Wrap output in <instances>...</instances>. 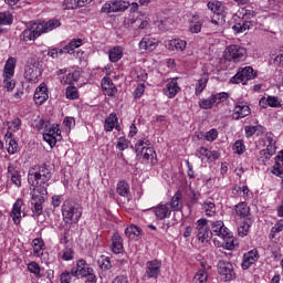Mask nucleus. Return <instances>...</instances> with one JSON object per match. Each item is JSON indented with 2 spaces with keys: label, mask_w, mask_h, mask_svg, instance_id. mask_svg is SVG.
Listing matches in <instances>:
<instances>
[{
  "label": "nucleus",
  "mask_w": 283,
  "mask_h": 283,
  "mask_svg": "<svg viewBox=\"0 0 283 283\" xmlns=\"http://www.w3.org/2000/svg\"><path fill=\"white\" fill-rule=\"evenodd\" d=\"M197 240L205 244V242L211 241L213 232L209 229V220L202 218L196 222Z\"/></svg>",
  "instance_id": "7"
},
{
  "label": "nucleus",
  "mask_w": 283,
  "mask_h": 283,
  "mask_svg": "<svg viewBox=\"0 0 283 283\" xmlns=\"http://www.w3.org/2000/svg\"><path fill=\"white\" fill-rule=\"evenodd\" d=\"M7 151L8 154H17L19 151V144L17 143V140L12 139V137H8L7 138Z\"/></svg>",
  "instance_id": "36"
},
{
  "label": "nucleus",
  "mask_w": 283,
  "mask_h": 283,
  "mask_svg": "<svg viewBox=\"0 0 283 283\" xmlns=\"http://www.w3.org/2000/svg\"><path fill=\"white\" fill-rule=\"evenodd\" d=\"M116 147L119 151H125L129 147V142L125 137H119Z\"/></svg>",
  "instance_id": "52"
},
{
  "label": "nucleus",
  "mask_w": 283,
  "mask_h": 283,
  "mask_svg": "<svg viewBox=\"0 0 283 283\" xmlns=\"http://www.w3.org/2000/svg\"><path fill=\"white\" fill-rule=\"evenodd\" d=\"M7 125L10 132H19V127H21V119L17 117L12 122H8Z\"/></svg>",
  "instance_id": "50"
},
{
  "label": "nucleus",
  "mask_w": 283,
  "mask_h": 283,
  "mask_svg": "<svg viewBox=\"0 0 283 283\" xmlns=\"http://www.w3.org/2000/svg\"><path fill=\"white\" fill-rule=\"evenodd\" d=\"M190 32L192 34H198L202 30V22L199 21L198 15H193L192 20L190 21Z\"/></svg>",
  "instance_id": "31"
},
{
  "label": "nucleus",
  "mask_w": 283,
  "mask_h": 283,
  "mask_svg": "<svg viewBox=\"0 0 283 283\" xmlns=\"http://www.w3.org/2000/svg\"><path fill=\"white\" fill-rule=\"evenodd\" d=\"M118 123V117L116 114L112 113L108 118L105 120L104 128L106 132H113L114 127H116V124Z\"/></svg>",
  "instance_id": "29"
},
{
  "label": "nucleus",
  "mask_w": 283,
  "mask_h": 283,
  "mask_svg": "<svg viewBox=\"0 0 283 283\" xmlns=\"http://www.w3.org/2000/svg\"><path fill=\"white\" fill-rule=\"evenodd\" d=\"M28 271H30V273H33L35 277H41V268L39 266V263L36 262L29 263Z\"/></svg>",
  "instance_id": "47"
},
{
  "label": "nucleus",
  "mask_w": 283,
  "mask_h": 283,
  "mask_svg": "<svg viewBox=\"0 0 283 283\" xmlns=\"http://www.w3.org/2000/svg\"><path fill=\"white\" fill-rule=\"evenodd\" d=\"M171 211H181L182 210V192L177 191L168 205Z\"/></svg>",
  "instance_id": "22"
},
{
  "label": "nucleus",
  "mask_w": 283,
  "mask_h": 283,
  "mask_svg": "<svg viewBox=\"0 0 283 283\" xmlns=\"http://www.w3.org/2000/svg\"><path fill=\"white\" fill-rule=\"evenodd\" d=\"M40 63L36 59H30L24 67V78L29 83H36L39 76H41V69L39 67Z\"/></svg>",
  "instance_id": "8"
},
{
  "label": "nucleus",
  "mask_w": 283,
  "mask_h": 283,
  "mask_svg": "<svg viewBox=\"0 0 283 283\" xmlns=\"http://www.w3.org/2000/svg\"><path fill=\"white\" fill-rule=\"evenodd\" d=\"M139 48L142 50H146L147 52H154V50H156V42H154L153 40H150L149 38H144L140 42H139Z\"/></svg>",
  "instance_id": "30"
},
{
  "label": "nucleus",
  "mask_w": 283,
  "mask_h": 283,
  "mask_svg": "<svg viewBox=\"0 0 283 283\" xmlns=\"http://www.w3.org/2000/svg\"><path fill=\"white\" fill-rule=\"evenodd\" d=\"M153 213H155L156 220H165L171 216V208L169 203H159L156 207L151 208Z\"/></svg>",
  "instance_id": "14"
},
{
  "label": "nucleus",
  "mask_w": 283,
  "mask_h": 283,
  "mask_svg": "<svg viewBox=\"0 0 283 283\" xmlns=\"http://www.w3.org/2000/svg\"><path fill=\"white\" fill-rule=\"evenodd\" d=\"M149 145H151V142H149V139H140V140H138L135 144L137 156H140V154H143L145 151V149H147V147H149Z\"/></svg>",
  "instance_id": "34"
},
{
  "label": "nucleus",
  "mask_w": 283,
  "mask_h": 283,
  "mask_svg": "<svg viewBox=\"0 0 283 283\" xmlns=\"http://www.w3.org/2000/svg\"><path fill=\"white\" fill-rule=\"evenodd\" d=\"M244 129L247 138H251L255 134V126H245Z\"/></svg>",
  "instance_id": "62"
},
{
  "label": "nucleus",
  "mask_w": 283,
  "mask_h": 283,
  "mask_svg": "<svg viewBox=\"0 0 283 283\" xmlns=\"http://www.w3.org/2000/svg\"><path fill=\"white\" fill-rule=\"evenodd\" d=\"M85 264V260L77 261L76 266L71 270V275L73 277H78V275H81V277H87L91 273H94V270L92 268H86Z\"/></svg>",
  "instance_id": "13"
},
{
  "label": "nucleus",
  "mask_w": 283,
  "mask_h": 283,
  "mask_svg": "<svg viewBox=\"0 0 283 283\" xmlns=\"http://www.w3.org/2000/svg\"><path fill=\"white\" fill-rule=\"evenodd\" d=\"M218 273L224 282H232V280H235L237 277L233 264L222 260L218 262Z\"/></svg>",
  "instance_id": "9"
},
{
  "label": "nucleus",
  "mask_w": 283,
  "mask_h": 283,
  "mask_svg": "<svg viewBox=\"0 0 283 283\" xmlns=\"http://www.w3.org/2000/svg\"><path fill=\"white\" fill-rule=\"evenodd\" d=\"M251 22L248 21H241L232 27V30L235 32V34H242V32H247V30H250Z\"/></svg>",
  "instance_id": "32"
},
{
  "label": "nucleus",
  "mask_w": 283,
  "mask_h": 283,
  "mask_svg": "<svg viewBox=\"0 0 283 283\" xmlns=\"http://www.w3.org/2000/svg\"><path fill=\"white\" fill-rule=\"evenodd\" d=\"M281 231H283V220H279L271 229L272 238H275V233H281Z\"/></svg>",
  "instance_id": "56"
},
{
  "label": "nucleus",
  "mask_w": 283,
  "mask_h": 283,
  "mask_svg": "<svg viewBox=\"0 0 283 283\" xmlns=\"http://www.w3.org/2000/svg\"><path fill=\"white\" fill-rule=\"evenodd\" d=\"M213 105H216V101L211 96L207 99L199 101V107H201V109H211Z\"/></svg>",
  "instance_id": "41"
},
{
  "label": "nucleus",
  "mask_w": 283,
  "mask_h": 283,
  "mask_svg": "<svg viewBox=\"0 0 283 283\" xmlns=\"http://www.w3.org/2000/svg\"><path fill=\"white\" fill-rule=\"evenodd\" d=\"M61 129L59 128V125L53 124L52 126L45 128V132L43 133V139L50 147H54L56 145L57 140H61Z\"/></svg>",
  "instance_id": "11"
},
{
  "label": "nucleus",
  "mask_w": 283,
  "mask_h": 283,
  "mask_svg": "<svg viewBox=\"0 0 283 283\" xmlns=\"http://www.w3.org/2000/svg\"><path fill=\"white\" fill-rule=\"evenodd\" d=\"M113 283H129L126 275H118L114 279Z\"/></svg>",
  "instance_id": "63"
},
{
  "label": "nucleus",
  "mask_w": 283,
  "mask_h": 283,
  "mask_svg": "<svg viewBox=\"0 0 283 283\" xmlns=\"http://www.w3.org/2000/svg\"><path fill=\"white\" fill-rule=\"evenodd\" d=\"M258 76V72L251 66L240 67L234 76L231 77V83L237 85L243 84L247 85L249 81H253Z\"/></svg>",
  "instance_id": "5"
},
{
  "label": "nucleus",
  "mask_w": 283,
  "mask_h": 283,
  "mask_svg": "<svg viewBox=\"0 0 283 283\" xmlns=\"http://www.w3.org/2000/svg\"><path fill=\"white\" fill-rule=\"evenodd\" d=\"M111 250L118 255V253H123V237L115 232L111 239Z\"/></svg>",
  "instance_id": "19"
},
{
  "label": "nucleus",
  "mask_w": 283,
  "mask_h": 283,
  "mask_svg": "<svg viewBox=\"0 0 283 283\" xmlns=\"http://www.w3.org/2000/svg\"><path fill=\"white\" fill-rule=\"evenodd\" d=\"M125 234L134 240V238H138V235H140V228L137 226H129L125 229Z\"/></svg>",
  "instance_id": "37"
},
{
  "label": "nucleus",
  "mask_w": 283,
  "mask_h": 283,
  "mask_svg": "<svg viewBox=\"0 0 283 283\" xmlns=\"http://www.w3.org/2000/svg\"><path fill=\"white\" fill-rule=\"evenodd\" d=\"M12 23V15L7 12L0 13V25H10Z\"/></svg>",
  "instance_id": "49"
},
{
  "label": "nucleus",
  "mask_w": 283,
  "mask_h": 283,
  "mask_svg": "<svg viewBox=\"0 0 283 283\" xmlns=\"http://www.w3.org/2000/svg\"><path fill=\"white\" fill-rule=\"evenodd\" d=\"M97 262L104 271H109V269H112V261L109 260V256H101Z\"/></svg>",
  "instance_id": "43"
},
{
  "label": "nucleus",
  "mask_w": 283,
  "mask_h": 283,
  "mask_svg": "<svg viewBox=\"0 0 283 283\" xmlns=\"http://www.w3.org/2000/svg\"><path fill=\"white\" fill-rule=\"evenodd\" d=\"M61 283H70L72 282V272H64L61 274Z\"/></svg>",
  "instance_id": "61"
},
{
  "label": "nucleus",
  "mask_w": 283,
  "mask_h": 283,
  "mask_svg": "<svg viewBox=\"0 0 283 283\" xmlns=\"http://www.w3.org/2000/svg\"><path fill=\"white\" fill-rule=\"evenodd\" d=\"M232 149H233L234 154H238L239 156H242V154L244 151H247V147L244 146V140H242V139L237 140L233 144Z\"/></svg>",
  "instance_id": "40"
},
{
  "label": "nucleus",
  "mask_w": 283,
  "mask_h": 283,
  "mask_svg": "<svg viewBox=\"0 0 283 283\" xmlns=\"http://www.w3.org/2000/svg\"><path fill=\"white\" fill-rule=\"evenodd\" d=\"M251 114V108L244 103H239L234 106L232 118L234 120H240V118H247Z\"/></svg>",
  "instance_id": "16"
},
{
  "label": "nucleus",
  "mask_w": 283,
  "mask_h": 283,
  "mask_svg": "<svg viewBox=\"0 0 283 283\" xmlns=\"http://www.w3.org/2000/svg\"><path fill=\"white\" fill-rule=\"evenodd\" d=\"M116 193L122 196V198H129V184L125 180L119 181L117 184Z\"/></svg>",
  "instance_id": "28"
},
{
  "label": "nucleus",
  "mask_w": 283,
  "mask_h": 283,
  "mask_svg": "<svg viewBox=\"0 0 283 283\" xmlns=\"http://www.w3.org/2000/svg\"><path fill=\"white\" fill-rule=\"evenodd\" d=\"M62 216L66 224H76L83 216V208L77 202L66 200L62 206Z\"/></svg>",
  "instance_id": "3"
},
{
  "label": "nucleus",
  "mask_w": 283,
  "mask_h": 283,
  "mask_svg": "<svg viewBox=\"0 0 283 283\" xmlns=\"http://www.w3.org/2000/svg\"><path fill=\"white\" fill-rule=\"evenodd\" d=\"M268 105L269 107H282V102L280 101V98H277L276 96H268Z\"/></svg>",
  "instance_id": "51"
},
{
  "label": "nucleus",
  "mask_w": 283,
  "mask_h": 283,
  "mask_svg": "<svg viewBox=\"0 0 283 283\" xmlns=\"http://www.w3.org/2000/svg\"><path fill=\"white\" fill-rule=\"evenodd\" d=\"M136 78H137V81H146L147 80V73L145 71H137L136 72Z\"/></svg>",
  "instance_id": "64"
},
{
  "label": "nucleus",
  "mask_w": 283,
  "mask_h": 283,
  "mask_svg": "<svg viewBox=\"0 0 283 283\" xmlns=\"http://www.w3.org/2000/svg\"><path fill=\"white\" fill-rule=\"evenodd\" d=\"M129 8V2L123 0H109L101 9V12L112 14V12H125Z\"/></svg>",
  "instance_id": "10"
},
{
  "label": "nucleus",
  "mask_w": 283,
  "mask_h": 283,
  "mask_svg": "<svg viewBox=\"0 0 283 283\" xmlns=\"http://www.w3.org/2000/svg\"><path fill=\"white\" fill-rule=\"evenodd\" d=\"M52 178V170L45 164L34 166L29 170L28 182L31 185V205L34 216L43 213V202L48 196V182Z\"/></svg>",
  "instance_id": "1"
},
{
  "label": "nucleus",
  "mask_w": 283,
  "mask_h": 283,
  "mask_svg": "<svg viewBox=\"0 0 283 283\" xmlns=\"http://www.w3.org/2000/svg\"><path fill=\"white\" fill-rule=\"evenodd\" d=\"M43 251V240L42 239H34L33 240V253L34 255H36L38 258L40 255H43V253L41 252Z\"/></svg>",
  "instance_id": "39"
},
{
  "label": "nucleus",
  "mask_w": 283,
  "mask_h": 283,
  "mask_svg": "<svg viewBox=\"0 0 283 283\" xmlns=\"http://www.w3.org/2000/svg\"><path fill=\"white\" fill-rule=\"evenodd\" d=\"M211 227H212V232L216 233L217 235H220V233H222V228L224 227V222L216 221V222H212Z\"/></svg>",
  "instance_id": "54"
},
{
  "label": "nucleus",
  "mask_w": 283,
  "mask_h": 283,
  "mask_svg": "<svg viewBox=\"0 0 283 283\" xmlns=\"http://www.w3.org/2000/svg\"><path fill=\"white\" fill-rule=\"evenodd\" d=\"M211 97L214 101V105H218L220 103H224V101H227V98H229V95L227 93H219L216 95H211Z\"/></svg>",
  "instance_id": "53"
},
{
  "label": "nucleus",
  "mask_w": 283,
  "mask_h": 283,
  "mask_svg": "<svg viewBox=\"0 0 283 283\" xmlns=\"http://www.w3.org/2000/svg\"><path fill=\"white\" fill-rule=\"evenodd\" d=\"M205 87H207V80H199L196 86L197 94L202 93Z\"/></svg>",
  "instance_id": "60"
},
{
  "label": "nucleus",
  "mask_w": 283,
  "mask_h": 283,
  "mask_svg": "<svg viewBox=\"0 0 283 283\" xmlns=\"http://www.w3.org/2000/svg\"><path fill=\"white\" fill-rule=\"evenodd\" d=\"M64 10H76V8H81L82 3L78 0H65Z\"/></svg>",
  "instance_id": "45"
},
{
  "label": "nucleus",
  "mask_w": 283,
  "mask_h": 283,
  "mask_svg": "<svg viewBox=\"0 0 283 283\" xmlns=\"http://www.w3.org/2000/svg\"><path fill=\"white\" fill-rule=\"evenodd\" d=\"M102 88L104 90L106 96H116V93L118 92L111 77H104L102 80Z\"/></svg>",
  "instance_id": "18"
},
{
  "label": "nucleus",
  "mask_w": 283,
  "mask_h": 283,
  "mask_svg": "<svg viewBox=\"0 0 283 283\" xmlns=\"http://www.w3.org/2000/svg\"><path fill=\"white\" fill-rule=\"evenodd\" d=\"M66 98L70 101H76V98H78V90L76 86H69L66 88Z\"/></svg>",
  "instance_id": "46"
},
{
  "label": "nucleus",
  "mask_w": 283,
  "mask_h": 283,
  "mask_svg": "<svg viewBox=\"0 0 283 283\" xmlns=\"http://www.w3.org/2000/svg\"><path fill=\"white\" fill-rule=\"evenodd\" d=\"M234 213L240 218H248V216H251V208L247 206V202L242 201L235 206Z\"/></svg>",
  "instance_id": "26"
},
{
  "label": "nucleus",
  "mask_w": 283,
  "mask_h": 283,
  "mask_svg": "<svg viewBox=\"0 0 283 283\" xmlns=\"http://www.w3.org/2000/svg\"><path fill=\"white\" fill-rule=\"evenodd\" d=\"M209 277V274L206 271H198L195 275V280L200 283L207 282V279Z\"/></svg>",
  "instance_id": "55"
},
{
  "label": "nucleus",
  "mask_w": 283,
  "mask_h": 283,
  "mask_svg": "<svg viewBox=\"0 0 283 283\" xmlns=\"http://www.w3.org/2000/svg\"><path fill=\"white\" fill-rule=\"evenodd\" d=\"M81 45H83L82 39L72 40L69 45L60 50V54H74V50L81 48Z\"/></svg>",
  "instance_id": "24"
},
{
  "label": "nucleus",
  "mask_w": 283,
  "mask_h": 283,
  "mask_svg": "<svg viewBox=\"0 0 283 283\" xmlns=\"http://www.w3.org/2000/svg\"><path fill=\"white\" fill-rule=\"evenodd\" d=\"M109 61L118 63L123 59V46H114L108 51Z\"/></svg>",
  "instance_id": "27"
},
{
  "label": "nucleus",
  "mask_w": 283,
  "mask_h": 283,
  "mask_svg": "<svg viewBox=\"0 0 283 283\" xmlns=\"http://www.w3.org/2000/svg\"><path fill=\"white\" fill-rule=\"evenodd\" d=\"M56 28H61V21L59 20L30 22L27 29L20 34V40L25 42L36 41L41 34L52 32V30H56Z\"/></svg>",
  "instance_id": "2"
},
{
  "label": "nucleus",
  "mask_w": 283,
  "mask_h": 283,
  "mask_svg": "<svg viewBox=\"0 0 283 283\" xmlns=\"http://www.w3.org/2000/svg\"><path fill=\"white\" fill-rule=\"evenodd\" d=\"M202 207L206 216H208L209 218H211V216H216V203L211 201H206Z\"/></svg>",
  "instance_id": "38"
},
{
  "label": "nucleus",
  "mask_w": 283,
  "mask_h": 283,
  "mask_svg": "<svg viewBox=\"0 0 283 283\" xmlns=\"http://www.w3.org/2000/svg\"><path fill=\"white\" fill-rule=\"evenodd\" d=\"M210 155H211V150H209L205 147H200L196 151V157L200 158L201 160H208Z\"/></svg>",
  "instance_id": "42"
},
{
  "label": "nucleus",
  "mask_w": 283,
  "mask_h": 283,
  "mask_svg": "<svg viewBox=\"0 0 283 283\" xmlns=\"http://www.w3.org/2000/svg\"><path fill=\"white\" fill-rule=\"evenodd\" d=\"M23 207V199H18L12 208L11 218L14 224H19L21 222V208Z\"/></svg>",
  "instance_id": "20"
},
{
  "label": "nucleus",
  "mask_w": 283,
  "mask_h": 283,
  "mask_svg": "<svg viewBox=\"0 0 283 283\" xmlns=\"http://www.w3.org/2000/svg\"><path fill=\"white\" fill-rule=\"evenodd\" d=\"M17 67V59L9 57L3 70V77L12 78L14 76V69Z\"/></svg>",
  "instance_id": "21"
},
{
  "label": "nucleus",
  "mask_w": 283,
  "mask_h": 283,
  "mask_svg": "<svg viewBox=\"0 0 283 283\" xmlns=\"http://www.w3.org/2000/svg\"><path fill=\"white\" fill-rule=\"evenodd\" d=\"M255 262H258V251L251 250L250 252L243 255V261L241 266L243 271H247L248 269H251V265L255 264Z\"/></svg>",
  "instance_id": "17"
},
{
  "label": "nucleus",
  "mask_w": 283,
  "mask_h": 283,
  "mask_svg": "<svg viewBox=\"0 0 283 283\" xmlns=\"http://www.w3.org/2000/svg\"><path fill=\"white\" fill-rule=\"evenodd\" d=\"M161 269L163 262L158 260L148 261L146 263V272L144 277H147V280H158Z\"/></svg>",
  "instance_id": "12"
},
{
  "label": "nucleus",
  "mask_w": 283,
  "mask_h": 283,
  "mask_svg": "<svg viewBox=\"0 0 283 283\" xmlns=\"http://www.w3.org/2000/svg\"><path fill=\"white\" fill-rule=\"evenodd\" d=\"M156 150L151 147H147L144 149L143 154H139L138 158H143L144 160H149V158H154Z\"/></svg>",
  "instance_id": "48"
},
{
  "label": "nucleus",
  "mask_w": 283,
  "mask_h": 283,
  "mask_svg": "<svg viewBox=\"0 0 283 283\" xmlns=\"http://www.w3.org/2000/svg\"><path fill=\"white\" fill-rule=\"evenodd\" d=\"M74 259V251L72 249L66 248L63 252L62 260L70 261Z\"/></svg>",
  "instance_id": "59"
},
{
  "label": "nucleus",
  "mask_w": 283,
  "mask_h": 283,
  "mask_svg": "<svg viewBox=\"0 0 283 283\" xmlns=\"http://www.w3.org/2000/svg\"><path fill=\"white\" fill-rule=\"evenodd\" d=\"M218 138V130L217 129H211L208 133H206V140L209 143H213Z\"/></svg>",
  "instance_id": "57"
},
{
  "label": "nucleus",
  "mask_w": 283,
  "mask_h": 283,
  "mask_svg": "<svg viewBox=\"0 0 283 283\" xmlns=\"http://www.w3.org/2000/svg\"><path fill=\"white\" fill-rule=\"evenodd\" d=\"M50 96L48 95V86L45 84H41L35 88L33 99L35 105H43L45 101H48Z\"/></svg>",
  "instance_id": "15"
},
{
  "label": "nucleus",
  "mask_w": 283,
  "mask_h": 283,
  "mask_svg": "<svg viewBox=\"0 0 283 283\" xmlns=\"http://www.w3.org/2000/svg\"><path fill=\"white\" fill-rule=\"evenodd\" d=\"M14 167L9 166L8 167V174L11 175V182H13V185H15V187H21V175L19 174V171L14 170Z\"/></svg>",
  "instance_id": "33"
},
{
  "label": "nucleus",
  "mask_w": 283,
  "mask_h": 283,
  "mask_svg": "<svg viewBox=\"0 0 283 283\" xmlns=\"http://www.w3.org/2000/svg\"><path fill=\"white\" fill-rule=\"evenodd\" d=\"M3 87L7 92H12L17 87V82L12 77H3Z\"/></svg>",
  "instance_id": "44"
},
{
  "label": "nucleus",
  "mask_w": 283,
  "mask_h": 283,
  "mask_svg": "<svg viewBox=\"0 0 283 283\" xmlns=\"http://www.w3.org/2000/svg\"><path fill=\"white\" fill-rule=\"evenodd\" d=\"M208 10H211L213 12L212 15V23L214 25H224L227 22V8L224 7V3L220 1L214 2H208Z\"/></svg>",
  "instance_id": "4"
},
{
  "label": "nucleus",
  "mask_w": 283,
  "mask_h": 283,
  "mask_svg": "<svg viewBox=\"0 0 283 283\" xmlns=\"http://www.w3.org/2000/svg\"><path fill=\"white\" fill-rule=\"evenodd\" d=\"M226 61H232L233 63H240L247 59V49L232 44L226 49Z\"/></svg>",
  "instance_id": "6"
},
{
  "label": "nucleus",
  "mask_w": 283,
  "mask_h": 283,
  "mask_svg": "<svg viewBox=\"0 0 283 283\" xmlns=\"http://www.w3.org/2000/svg\"><path fill=\"white\" fill-rule=\"evenodd\" d=\"M251 229V221H243L241 226L238 227V233L240 238L249 235V230Z\"/></svg>",
  "instance_id": "35"
},
{
  "label": "nucleus",
  "mask_w": 283,
  "mask_h": 283,
  "mask_svg": "<svg viewBox=\"0 0 283 283\" xmlns=\"http://www.w3.org/2000/svg\"><path fill=\"white\" fill-rule=\"evenodd\" d=\"M168 50L171 52H174V50H177L178 52H185V50H187V41L180 39L171 40L168 43Z\"/></svg>",
  "instance_id": "25"
},
{
  "label": "nucleus",
  "mask_w": 283,
  "mask_h": 283,
  "mask_svg": "<svg viewBox=\"0 0 283 283\" xmlns=\"http://www.w3.org/2000/svg\"><path fill=\"white\" fill-rule=\"evenodd\" d=\"M178 92H180V86H178V82H176V80L170 81L164 90V93L166 96H168V98H175Z\"/></svg>",
  "instance_id": "23"
},
{
  "label": "nucleus",
  "mask_w": 283,
  "mask_h": 283,
  "mask_svg": "<svg viewBox=\"0 0 283 283\" xmlns=\"http://www.w3.org/2000/svg\"><path fill=\"white\" fill-rule=\"evenodd\" d=\"M219 238H222L223 240H231L233 235L231 234V231L227 229V227H222L221 233H219Z\"/></svg>",
  "instance_id": "58"
}]
</instances>
